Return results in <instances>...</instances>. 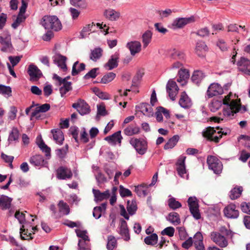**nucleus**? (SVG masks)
<instances>
[{
  "mask_svg": "<svg viewBox=\"0 0 250 250\" xmlns=\"http://www.w3.org/2000/svg\"><path fill=\"white\" fill-rule=\"evenodd\" d=\"M230 133L231 130L227 127L221 128V130L216 132L214 127L208 126L203 131L202 135L207 140L218 143L223 136L229 135Z\"/></svg>",
  "mask_w": 250,
  "mask_h": 250,
  "instance_id": "f257e3e1",
  "label": "nucleus"
},
{
  "mask_svg": "<svg viewBox=\"0 0 250 250\" xmlns=\"http://www.w3.org/2000/svg\"><path fill=\"white\" fill-rule=\"evenodd\" d=\"M41 23L45 29L59 31L62 29L61 21L55 15L44 16L41 20Z\"/></svg>",
  "mask_w": 250,
  "mask_h": 250,
  "instance_id": "f03ea898",
  "label": "nucleus"
},
{
  "mask_svg": "<svg viewBox=\"0 0 250 250\" xmlns=\"http://www.w3.org/2000/svg\"><path fill=\"white\" fill-rule=\"evenodd\" d=\"M207 163L208 168L213 170L216 174H219L221 173L223 165L221 162L215 156L209 155L207 157Z\"/></svg>",
  "mask_w": 250,
  "mask_h": 250,
  "instance_id": "7ed1b4c3",
  "label": "nucleus"
},
{
  "mask_svg": "<svg viewBox=\"0 0 250 250\" xmlns=\"http://www.w3.org/2000/svg\"><path fill=\"white\" fill-rule=\"evenodd\" d=\"M129 143L140 155H144L147 150V143L143 139L131 138Z\"/></svg>",
  "mask_w": 250,
  "mask_h": 250,
  "instance_id": "20e7f679",
  "label": "nucleus"
},
{
  "mask_svg": "<svg viewBox=\"0 0 250 250\" xmlns=\"http://www.w3.org/2000/svg\"><path fill=\"white\" fill-rule=\"evenodd\" d=\"M188 203L190 213L196 220L201 218L199 209V206L197 198L195 197H190L188 200Z\"/></svg>",
  "mask_w": 250,
  "mask_h": 250,
  "instance_id": "39448f33",
  "label": "nucleus"
},
{
  "mask_svg": "<svg viewBox=\"0 0 250 250\" xmlns=\"http://www.w3.org/2000/svg\"><path fill=\"white\" fill-rule=\"evenodd\" d=\"M72 107L76 109L82 116L88 114L91 111L90 106L84 100L81 99H79L77 103L73 104Z\"/></svg>",
  "mask_w": 250,
  "mask_h": 250,
  "instance_id": "423d86ee",
  "label": "nucleus"
},
{
  "mask_svg": "<svg viewBox=\"0 0 250 250\" xmlns=\"http://www.w3.org/2000/svg\"><path fill=\"white\" fill-rule=\"evenodd\" d=\"M223 93V88L220 84L217 83H212L209 85L207 91L208 98L222 95Z\"/></svg>",
  "mask_w": 250,
  "mask_h": 250,
  "instance_id": "0eeeda50",
  "label": "nucleus"
},
{
  "mask_svg": "<svg viewBox=\"0 0 250 250\" xmlns=\"http://www.w3.org/2000/svg\"><path fill=\"white\" fill-rule=\"evenodd\" d=\"M210 237L211 239L221 248H225L228 245V242L226 237L218 232H212Z\"/></svg>",
  "mask_w": 250,
  "mask_h": 250,
  "instance_id": "6e6552de",
  "label": "nucleus"
},
{
  "mask_svg": "<svg viewBox=\"0 0 250 250\" xmlns=\"http://www.w3.org/2000/svg\"><path fill=\"white\" fill-rule=\"evenodd\" d=\"M166 89L170 99L172 101H174L179 90V87L176 83L174 81L169 80L167 84Z\"/></svg>",
  "mask_w": 250,
  "mask_h": 250,
  "instance_id": "1a4fd4ad",
  "label": "nucleus"
},
{
  "mask_svg": "<svg viewBox=\"0 0 250 250\" xmlns=\"http://www.w3.org/2000/svg\"><path fill=\"white\" fill-rule=\"evenodd\" d=\"M27 73L30 76L31 81H37L42 76L41 71L34 64H30L28 66Z\"/></svg>",
  "mask_w": 250,
  "mask_h": 250,
  "instance_id": "9d476101",
  "label": "nucleus"
},
{
  "mask_svg": "<svg viewBox=\"0 0 250 250\" xmlns=\"http://www.w3.org/2000/svg\"><path fill=\"white\" fill-rule=\"evenodd\" d=\"M72 176L71 170L66 167L61 166L56 170V177L59 180L71 179Z\"/></svg>",
  "mask_w": 250,
  "mask_h": 250,
  "instance_id": "9b49d317",
  "label": "nucleus"
},
{
  "mask_svg": "<svg viewBox=\"0 0 250 250\" xmlns=\"http://www.w3.org/2000/svg\"><path fill=\"white\" fill-rule=\"evenodd\" d=\"M0 43L2 45L0 49L1 51L10 53L13 52L14 48L11 43L10 35L6 36L5 38L0 36Z\"/></svg>",
  "mask_w": 250,
  "mask_h": 250,
  "instance_id": "f8f14e48",
  "label": "nucleus"
},
{
  "mask_svg": "<svg viewBox=\"0 0 250 250\" xmlns=\"http://www.w3.org/2000/svg\"><path fill=\"white\" fill-rule=\"evenodd\" d=\"M225 216L230 219H236L239 216V212L236 209V205L230 204L226 207L224 209Z\"/></svg>",
  "mask_w": 250,
  "mask_h": 250,
  "instance_id": "ddd939ff",
  "label": "nucleus"
},
{
  "mask_svg": "<svg viewBox=\"0 0 250 250\" xmlns=\"http://www.w3.org/2000/svg\"><path fill=\"white\" fill-rule=\"evenodd\" d=\"M135 108L138 111L142 112L143 115L145 116H146L148 117L153 116V109L148 103H142L138 105H136L135 106Z\"/></svg>",
  "mask_w": 250,
  "mask_h": 250,
  "instance_id": "4468645a",
  "label": "nucleus"
},
{
  "mask_svg": "<svg viewBox=\"0 0 250 250\" xmlns=\"http://www.w3.org/2000/svg\"><path fill=\"white\" fill-rule=\"evenodd\" d=\"M54 63L57 64L63 71L65 72L67 70L66 64L67 58L60 53L56 54L52 57Z\"/></svg>",
  "mask_w": 250,
  "mask_h": 250,
  "instance_id": "2eb2a0df",
  "label": "nucleus"
},
{
  "mask_svg": "<svg viewBox=\"0 0 250 250\" xmlns=\"http://www.w3.org/2000/svg\"><path fill=\"white\" fill-rule=\"evenodd\" d=\"M195 21L194 16H191L188 18H179L174 21L172 25L178 28H182L187 24L194 22Z\"/></svg>",
  "mask_w": 250,
  "mask_h": 250,
  "instance_id": "dca6fc26",
  "label": "nucleus"
},
{
  "mask_svg": "<svg viewBox=\"0 0 250 250\" xmlns=\"http://www.w3.org/2000/svg\"><path fill=\"white\" fill-rule=\"evenodd\" d=\"M50 109V105L49 104H44L37 107L31 113L30 116V120H32L34 117L37 120L41 118V115H38L40 112L45 113Z\"/></svg>",
  "mask_w": 250,
  "mask_h": 250,
  "instance_id": "f3484780",
  "label": "nucleus"
},
{
  "mask_svg": "<svg viewBox=\"0 0 250 250\" xmlns=\"http://www.w3.org/2000/svg\"><path fill=\"white\" fill-rule=\"evenodd\" d=\"M120 54L115 52L110 56L107 62L104 64V67H107L109 70H111L118 67L119 62Z\"/></svg>",
  "mask_w": 250,
  "mask_h": 250,
  "instance_id": "a211bd4d",
  "label": "nucleus"
},
{
  "mask_svg": "<svg viewBox=\"0 0 250 250\" xmlns=\"http://www.w3.org/2000/svg\"><path fill=\"white\" fill-rule=\"evenodd\" d=\"M239 71L246 74L250 69V60L244 57H241L237 62Z\"/></svg>",
  "mask_w": 250,
  "mask_h": 250,
  "instance_id": "6ab92c4d",
  "label": "nucleus"
},
{
  "mask_svg": "<svg viewBox=\"0 0 250 250\" xmlns=\"http://www.w3.org/2000/svg\"><path fill=\"white\" fill-rule=\"evenodd\" d=\"M120 222V234L123 237L125 241H128L130 239V236L127 223L123 218H121Z\"/></svg>",
  "mask_w": 250,
  "mask_h": 250,
  "instance_id": "aec40b11",
  "label": "nucleus"
},
{
  "mask_svg": "<svg viewBox=\"0 0 250 250\" xmlns=\"http://www.w3.org/2000/svg\"><path fill=\"white\" fill-rule=\"evenodd\" d=\"M186 159V156L181 155L175 164L177 166L176 170L177 171V173L181 177H182L184 174L186 173L185 165Z\"/></svg>",
  "mask_w": 250,
  "mask_h": 250,
  "instance_id": "412c9836",
  "label": "nucleus"
},
{
  "mask_svg": "<svg viewBox=\"0 0 250 250\" xmlns=\"http://www.w3.org/2000/svg\"><path fill=\"white\" fill-rule=\"evenodd\" d=\"M92 192L94 196V201L96 202H101L104 200L108 199L110 196L109 190L102 192L99 189L93 188Z\"/></svg>",
  "mask_w": 250,
  "mask_h": 250,
  "instance_id": "4be33fe9",
  "label": "nucleus"
},
{
  "mask_svg": "<svg viewBox=\"0 0 250 250\" xmlns=\"http://www.w3.org/2000/svg\"><path fill=\"white\" fill-rule=\"evenodd\" d=\"M126 47L128 48L132 56H134L141 50V44L138 41H131L126 43Z\"/></svg>",
  "mask_w": 250,
  "mask_h": 250,
  "instance_id": "5701e85b",
  "label": "nucleus"
},
{
  "mask_svg": "<svg viewBox=\"0 0 250 250\" xmlns=\"http://www.w3.org/2000/svg\"><path fill=\"white\" fill-rule=\"evenodd\" d=\"M13 199L8 196L0 195V208L3 210L8 209L11 208Z\"/></svg>",
  "mask_w": 250,
  "mask_h": 250,
  "instance_id": "b1692460",
  "label": "nucleus"
},
{
  "mask_svg": "<svg viewBox=\"0 0 250 250\" xmlns=\"http://www.w3.org/2000/svg\"><path fill=\"white\" fill-rule=\"evenodd\" d=\"M208 50V47L204 42L199 41L197 42L195 47V52L199 57L201 58L205 57L206 52Z\"/></svg>",
  "mask_w": 250,
  "mask_h": 250,
  "instance_id": "393cba45",
  "label": "nucleus"
},
{
  "mask_svg": "<svg viewBox=\"0 0 250 250\" xmlns=\"http://www.w3.org/2000/svg\"><path fill=\"white\" fill-rule=\"evenodd\" d=\"M29 163L34 166H43L47 164L42 155H35L30 158Z\"/></svg>",
  "mask_w": 250,
  "mask_h": 250,
  "instance_id": "a878e982",
  "label": "nucleus"
},
{
  "mask_svg": "<svg viewBox=\"0 0 250 250\" xmlns=\"http://www.w3.org/2000/svg\"><path fill=\"white\" fill-rule=\"evenodd\" d=\"M51 132L53 134V139L56 142L60 145H62L64 140L62 131L60 129L57 128L52 129Z\"/></svg>",
  "mask_w": 250,
  "mask_h": 250,
  "instance_id": "bb28decb",
  "label": "nucleus"
},
{
  "mask_svg": "<svg viewBox=\"0 0 250 250\" xmlns=\"http://www.w3.org/2000/svg\"><path fill=\"white\" fill-rule=\"evenodd\" d=\"M179 104L181 107L185 109H188L190 107V101L186 91L181 93Z\"/></svg>",
  "mask_w": 250,
  "mask_h": 250,
  "instance_id": "cd10ccee",
  "label": "nucleus"
},
{
  "mask_svg": "<svg viewBox=\"0 0 250 250\" xmlns=\"http://www.w3.org/2000/svg\"><path fill=\"white\" fill-rule=\"evenodd\" d=\"M104 16L110 21H116L119 18L120 13L114 9H109L104 11Z\"/></svg>",
  "mask_w": 250,
  "mask_h": 250,
  "instance_id": "c85d7f7f",
  "label": "nucleus"
},
{
  "mask_svg": "<svg viewBox=\"0 0 250 250\" xmlns=\"http://www.w3.org/2000/svg\"><path fill=\"white\" fill-rule=\"evenodd\" d=\"M205 77V75L202 71L196 70L193 72L191 80L193 83L199 85Z\"/></svg>",
  "mask_w": 250,
  "mask_h": 250,
  "instance_id": "c756f323",
  "label": "nucleus"
},
{
  "mask_svg": "<svg viewBox=\"0 0 250 250\" xmlns=\"http://www.w3.org/2000/svg\"><path fill=\"white\" fill-rule=\"evenodd\" d=\"M166 219L171 223L177 225L180 224L181 220L179 214L176 212H171L166 217Z\"/></svg>",
  "mask_w": 250,
  "mask_h": 250,
  "instance_id": "7c9ffc66",
  "label": "nucleus"
},
{
  "mask_svg": "<svg viewBox=\"0 0 250 250\" xmlns=\"http://www.w3.org/2000/svg\"><path fill=\"white\" fill-rule=\"evenodd\" d=\"M180 137L178 135H175L168 139L164 146V149L167 150L173 148L179 141Z\"/></svg>",
  "mask_w": 250,
  "mask_h": 250,
  "instance_id": "2f4dec72",
  "label": "nucleus"
},
{
  "mask_svg": "<svg viewBox=\"0 0 250 250\" xmlns=\"http://www.w3.org/2000/svg\"><path fill=\"white\" fill-rule=\"evenodd\" d=\"M103 52V49L100 47H96L93 50H91L89 55L90 60L93 62H96L102 56Z\"/></svg>",
  "mask_w": 250,
  "mask_h": 250,
  "instance_id": "473e14b6",
  "label": "nucleus"
},
{
  "mask_svg": "<svg viewBox=\"0 0 250 250\" xmlns=\"http://www.w3.org/2000/svg\"><path fill=\"white\" fill-rule=\"evenodd\" d=\"M158 240V236L156 233L151 234L146 237L144 239L145 243L147 245L154 246Z\"/></svg>",
  "mask_w": 250,
  "mask_h": 250,
  "instance_id": "72a5a7b5",
  "label": "nucleus"
},
{
  "mask_svg": "<svg viewBox=\"0 0 250 250\" xmlns=\"http://www.w3.org/2000/svg\"><path fill=\"white\" fill-rule=\"evenodd\" d=\"M126 209L128 214L130 215H133L136 213L138 209L136 201L132 200L131 203L130 204V201L128 200L127 202Z\"/></svg>",
  "mask_w": 250,
  "mask_h": 250,
  "instance_id": "f704fd0d",
  "label": "nucleus"
},
{
  "mask_svg": "<svg viewBox=\"0 0 250 250\" xmlns=\"http://www.w3.org/2000/svg\"><path fill=\"white\" fill-rule=\"evenodd\" d=\"M72 82L65 83L59 88V91L61 97L63 98L66 93L72 90Z\"/></svg>",
  "mask_w": 250,
  "mask_h": 250,
  "instance_id": "c9c22d12",
  "label": "nucleus"
},
{
  "mask_svg": "<svg viewBox=\"0 0 250 250\" xmlns=\"http://www.w3.org/2000/svg\"><path fill=\"white\" fill-rule=\"evenodd\" d=\"M148 187V186L144 183L141 184L140 185H138L135 187V192L140 197L142 196V195L144 197H146L148 194V191L146 189H142L141 188H147Z\"/></svg>",
  "mask_w": 250,
  "mask_h": 250,
  "instance_id": "e433bc0d",
  "label": "nucleus"
},
{
  "mask_svg": "<svg viewBox=\"0 0 250 250\" xmlns=\"http://www.w3.org/2000/svg\"><path fill=\"white\" fill-rule=\"evenodd\" d=\"M78 63L79 62L76 61L73 64L71 74L73 76L77 75L80 72L85 70V64L84 63H81L79 68L77 69L76 66Z\"/></svg>",
  "mask_w": 250,
  "mask_h": 250,
  "instance_id": "4c0bfd02",
  "label": "nucleus"
},
{
  "mask_svg": "<svg viewBox=\"0 0 250 250\" xmlns=\"http://www.w3.org/2000/svg\"><path fill=\"white\" fill-rule=\"evenodd\" d=\"M243 191L242 187H235L230 191L229 197L231 199L234 200L240 196Z\"/></svg>",
  "mask_w": 250,
  "mask_h": 250,
  "instance_id": "58836bf2",
  "label": "nucleus"
},
{
  "mask_svg": "<svg viewBox=\"0 0 250 250\" xmlns=\"http://www.w3.org/2000/svg\"><path fill=\"white\" fill-rule=\"evenodd\" d=\"M117 245V240L113 235H109L107 238L106 248L108 250H113Z\"/></svg>",
  "mask_w": 250,
  "mask_h": 250,
  "instance_id": "ea45409f",
  "label": "nucleus"
},
{
  "mask_svg": "<svg viewBox=\"0 0 250 250\" xmlns=\"http://www.w3.org/2000/svg\"><path fill=\"white\" fill-rule=\"evenodd\" d=\"M19 131L17 127H13L11 131L10 132L8 138V141L9 143L13 141H17L19 140Z\"/></svg>",
  "mask_w": 250,
  "mask_h": 250,
  "instance_id": "a19ab883",
  "label": "nucleus"
},
{
  "mask_svg": "<svg viewBox=\"0 0 250 250\" xmlns=\"http://www.w3.org/2000/svg\"><path fill=\"white\" fill-rule=\"evenodd\" d=\"M179 79L178 82L187 81L189 77V73L188 70L186 69H180L178 71Z\"/></svg>",
  "mask_w": 250,
  "mask_h": 250,
  "instance_id": "79ce46f5",
  "label": "nucleus"
},
{
  "mask_svg": "<svg viewBox=\"0 0 250 250\" xmlns=\"http://www.w3.org/2000/svg\"><path fill=\"white\" fill-rule=\"evenodd\" d=\"M152 33L150 30L146 31L142 35L143 46L146 48L150 43Z\"/></svg>",
  "mask_w": 250,
  "mask_h": 250,
  "instance_id": "37998d69",
  "label": "nucleus"
},
{
  "mask_svg": "<svg viewBox=\"0 0 250 250\" xmlns=\"http://www.w3.org/2000/svg\"><path fill=\"white\" fill-rule=\"evenodd\" d=\"M116 77V74L110 72L105 74L100 81L102 83L106 84L112 81Z\"/></svg>",
  "mask_w": 250,
  "mask_h": 250,
  "instance_id": "c03bdc74",
  "label": "nucleus"
},
{
  "mask_svg": "<svg viewBox=\"0 0 250 250\" xmlns=\"http://www.w3.org/2000/svg\"><path fill=\"white\" fill-rule=\"evenodd\" d=\"M167 203L169 208L173 210H175L182 207L181 203L176 201L174 197L169 198L167 200Z\"/></svg>",
  "mask_w": 250,
  "mask_h": 250,
  "instance_id": "a18cd8bd",
  "label": "nucleus"
},
{
  "mask_svg": "<svg viewBox=\"0 0 250 250\" xmlns=\"http://www.w3.org/2000/svg\"><path fill=\"white\" fill-rule=\"evenodd\" d=\"M59 207V211L62 212L63 215H68L70 212V208L66 203L62 200L60 201L58 204Z\"/></svg>",
  "mask_w": 250,
  "mask_h": 250,
  "instance_id": "49530a36",
  "label": "nucleus"
},
{
  "mask_svg": "<svg viewBox=\"0 0 250 250\" xmlns=\"http://www.w3.org/2000/svg\"><path fill=\"white\" fill-rule=\"evenodd\" d=\"M38 145L41 150H42V152H45V156L46 157L51 156V148L44 143V142H43V140L42 138H41L40 143H39Z\"/></svg>",
  "mask_w": 250,
  "mask_h": 250,
  "instance_id": "de8ad7c7",
  "label": "nucleus"
},
{
  "mask_svg": "<svg viewBox=\"0 0 250 250\" xmlns=\"http://www.w3.org/2000/svg\"><path fill=\"white\" fill-rule=\"evenodd\" d=\"M70 3L72 5L83 9H85L87 7L85 0H70Z\"/></svg>",
  "mask_w": 250,
  "mask_h": 250,
  "instance_id": "09e8293b",
  "label": "nucleus"
},
{
  "mask_svg": "<svg viewBox=\"0 0 250 250\" xmlns=\"http://www.w3.org/2000/svg\"><path fill=\"white\" fill-rule=\"evenodd\" d=\"M20 237L22 240H29L33 239V237L32 236L31 233L28 232V230H26L24 229V226H22L20 229Z\"/></svg>",
  "mask_w": 250,
  "mask_h": 250,
  "instance_id": "8fccbe9b",
  "label": "nucleus"
},
{
  "mask_svg": "<svg viewBox=\"0 0 250 250\" xmlns=\"http://www.w3.org/2000/svg\"><path fill=\"white\" fill-rule=\"evenodd\" d=\"M0 94L7 95L8 97L12 96V88L9 86L0 84Z\"/></svg>",
  "mask_w": 250,
  "mask_h": 250,
  "instance_id": "3c124183",
  "label": "nucleus"
},
{
  "mask_svg": "<svg viewBox=\"0 0 250 250\" xmlns=\"http://www.w3.org/2000/svg\"><path fill=\"white\" fill-rule=\"evenodd\" d=\"M140 129L139 127L132 128L131 127H126L124 130V133L127 136H132L134 134H137L140 132Z\"/></svg>",
  "mask_w": 250,
  "mask_h": 250,
  "instance_id": "603ef678",
  "label": "nucleus"
},
{
  "mask_svg": "<svg viewBox=\"0 0 250 250\" xmlns=\"http://www.w3.org/2000/svg\"><path fill=\"white\" fill-rule=\"evenodd\" d=\"M221 101L213 100L209 105V108L211 112H215L221 107Z\"/></svg>",
  "mask_w": 250,
  "mask_h": 250,
  "instance_id": "864d4df0",
  "label": "nucleus"
},
{
  "mask_svg": "<svg viewBox=\"0 0 250 250\" xmlns=\"http://www.w3.org/2000/svg\"><path fill=\"white\" fill-rule=\"evenodd\" d=\"M171 58L173 59H179L184 60L185 59V54L183 52L176 50L175 49H173L172 52L170 55Z\"/></svg>",
  "mask_w": 250,
  "mask_h": 250,
  "instance_id": "5fc2aeb1",
  "label": "nucleus"
},
{
  "mask_svg": "<svg viewBox=\"0 0 250 250\" xmlns=\"http://www.w3.org/2000/svg\"><path fill=\"white\" fill-rule=\"evenodd\" d=\"M223 104L228 106V107L227 108L223 109V112L225 116H233L234 114L236 113V112L233 111L231 108L229 107L230 106V104L229 103L224 101Z\"/></svg>",
  "mask_w": 250,
  "mask_h": 250,
  "instance_id": "6e6d98bb",
  "label": "nucleus"
},
{
  "mask_svg": "<svg viewBox=\"0 0 250 250\" xmlns=\"http://www.w3.org/2000/svg\"><path fill=\"white\" fill-rule=\"evenodd\" d=\"M95 25L94 22H92L90 24H87L85 26H84L80 32V38L83 39L85 37V33L91 31L93 27L95 26Z\"/></svg>",
  "mask_w": 250,
  "mask_h": 250,
  "instance_id": "4d7b16f0",
  "label": "nucleus"
},
{
  "mask_svg": "<svg viewBox=\"0 0 250 250\" xmlns=\"http://www.w3.org/2000/svg\"><path fill=\"white\" fill-rule=\"evenodd\" d=\"M143 74L144 73H141L140 71L137 72L132 79L131 87L138 86L139 82L142 79Z\"/></svg>",
  "mask_w": 250,
  "mask_h": 250,
  "instance_id": "13d9d810",
  "label": "nucleus"
},
{
  "mask_svg": "<svg viewBox=\"0 0 250 250\" xmlns=\"http://www.w3.org/2000/svg\"><path fill=\"white\" fill-rule=\"evenodd\" d=\"M69 131L70 132V134L72 136L73 138L74 139L75 142H76L77 143H79L78 127L76 126H71L69 128Z\"/></svg>",
  "mask_w": 250,
  "mask_h": 250,
  "instance_id": "bf43d9fd",
  "label": "nucleus"
},
{
  "mask_svg": "<svg viewBox=\"0 0 250 250\" xmlns=\"http://www.w3.org/2000/svg\"><path fill=\"white\" fill-rule=\"evenodd\" d=\"M25 18L24 15L18 14L16 20L12 24V27L14 29H16L21 22L24 21Z\"/></svg>",
  "mask_w": 250,
  "mask_h": 250,
  "instance_id": "052dcab7",
  "label": "nucleus"
},
{
  "mask_svg": "<svg viewBox=\"0 0 250 250\" xmlns=\"http://www.w3.org/2000/svg\"><path fill=\"white\" fill-rule=\"evenodd\" d=\"M119 192L122 197H125L132 196L131 191L128 188H124L122 185L119 187Z\"/></svg>",
  "mask_w": 250,
  "mask_h": 250,
  "instance_id": "680f3d73",
  "label": "nucleus"
},
{
  "mask_svg": "<svg viewBox=\"0 0 250 250\" xmlns=\"http://www.w3.org/2000/svg\"><path fill=\"white\" fill-rule=\"evenodd\" d=\"M99 70V68L98 67L92 69L83 76V79L87 80L90 78H95L97 76V71Z\"/></svg>",
  "mask_w": 250,
  "mask_h": 250,
  "instance_id": "e2e57ef3",
  "label": "nucleus"
},
{
  "mask_svg": "<svg viewBox=\"0 0 250 250\" xmlns=\"http://www.w3.org/2000/svg\"><path fill=\"white\" fill-rule=\"evenodd\" d=\"M75 232L77 236L79 238H81L83 240L85 241H89L90 240L89 237L86 234L87 233V231L86 230H81L80 229H75Z\"/></svg>",
  "mask_w": 250,
  "mask_h": 250,
  "instance_id": "0e129e2a",
  "label": "nucleus"
},
{
  "mask_svg": "<svg viewBox=\"0 0 250 250\" xmlns=\"http://www.w3.org/2000/svg\"><path fill=\"white\" fill-rule=\"evenodd\" d=\"M175 229L172 227H168L165 228L161 231V234L163 235H167L169 237H172L174 235Z\"/></svg>",
  "mask_w": 250,
  "mask_h": 250,
  "instance_id": "69168bd1",
  "label": "nucleus"
},
{
  "mask_svg": "<svg viewBox=\"0 0 250 250\" xmlns=\"http://www.w3.org/2000/svg\"><path fill=\"white\" fill-rule=\"evenodd\" d=\"M103 210V209L101 206L94 207L93 211V217L96 219L100 218L102 216V212Z\"/></svg>",
  "mask_w": 250,
  "mask_h": 250,
  "instance_id": "338daca9",
  "label": "nucleus"
},
{
  "mask_svg": "<svg viewBox=\"0 0 250 250\" xmlns=\"http://www.w3.org/2000/svg\"><path fill=\"white\" fill-rule=\"evenodd\" d=\"M78 250H89V245L86 241L83 240L82 241L81 239L79 240L78 244Z\"/></svg>",
  "mask_w": 250,
  "mask_h": 250,
  "instance_id": "774afa93",
  "label": "nucleus"
}]
</instances>
